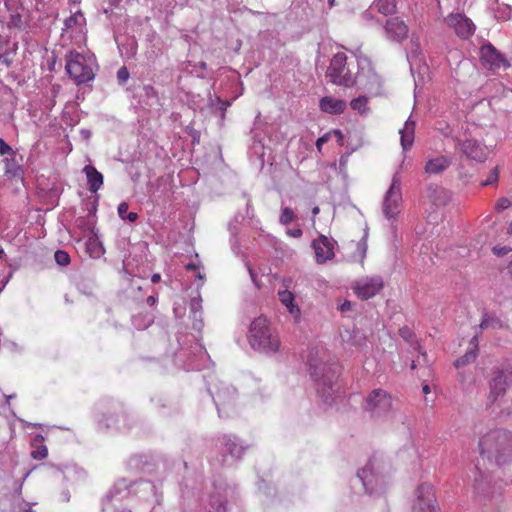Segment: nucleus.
Listing matches in <instances>:
<instances>
[{
	"mask_svg": "<svg viewBox=\"0 0 512 512\" xmlns=\"http://www.w3.org/2000/svg\"><path fill=\"white\" fill-rule=\"evenodd\" d=\"M308 367L310 375L316 384L318 395L325 403L332 400L333 395L338 391L337 385V366L328 364L324 353L311 351L308 357Z\"/></svg>",
	"mask_w": 512,
	"mask_h": 512,
	"instance_id": "f257e3e1",
	"label": "nucleus"
},
{
	"mask_svg": "<svg viewBox=\"0 0 512 512\" xmlns=\"http://www.w3.org/2000/svg\"><path fill=\"white\" fill-rule=\"evenodd\" d=\"M483 458L497 465L507 463L512 457V435L505 430H494L485 434L479 442Z\"/></svg>",
	"mask_w": 512,
	"mask_h": 512,
	"instance_id": "f03ea898",
	"label": "nucleus"
},
{
	"mask_svg": "<svg viewBox=\"0 0 512 512\" xmlns=\"http://www.w3.org/2000/svg\"><path fill=\"white\" fill-rule=\"evenodd\" d=\"M248 340L254 350L265 354H275L280 348L279 336L265 317H258L251 323Z\"/></svg>",
	"mask_w": 512,
	"mask_h": 512,
	"instance_id": "7ed1b4c3",
	"label": "nucleus"
},
{
	"mask_svg": "<svg viewBox=\"0 0 512 512\" xmlns=\"http://www.w3.org/2000/svg\"><path fill=\"white\" fill-rule=\"evenodd\" d=\"M95 67L96 60L92 54L71 51L66 56V71L77 84L93 80Z\"/></svg>",
	"mask_w": 512,
	"mask_h": 512,
	"instance_id": "20e7f679",
	"label": "nucleus"
},
{
	"mask_svg": "<svg viewBox=\"0 0 512 512\" xmlns=\"http://www.w3.org/2000/svg\"><path fill=\"white\" fill-rule=\"evenodd\" d=\"M402 204L401 180L398 173H395L382 202V211L385 218L388 220H395L401 212Z\"/></svg>",
	"mask_w": 512,
	"mask_h": 512,
	"instance_id": "39448f33",
	"label": "nucleus"
},
{
	"mask_svg": "<svg viewBox=\"0 0 512 512\" xmlns=\"http://www.w3.org/2000/svg\"><path fill=\"white\" fill-rule=\"evenodd\" d=\"M365 490L370 493H377L386 483L383 474V464L377 459H371L364 468L358 472Z\"/></svg>",
	"mask_w": 512,
	"mask_h": 512,
	"instance_id": "423d86ee",
	"label": "nucleus"
},
{
	"mask_svg": "<svg viewBox=\"0 0 512 512\" xmlns=\"http://www.w3.org/2000/svg\"><path fill=\"white\" fill-rule=\"evenodd\" d=\"M512 387V369H501L493 373L489 382L488 403L502 401L507 391Z\"/></svg>",
	"mask_w": 512,
	"mask_h": 512,
	"instance_id": "0eeeda50",
	"label": "nucleus"
},
{
	"mask_svg": "<svg viewBox=\"0 0 512 512\" xmlns=\"http://www.w3.org/2000/svg\"><path fill=\"white\" fill-rule=\"evenodd\" d=\"M347 56L345 53L340 52L334 55L327 70V77L330 81L337 85L350 86L355 82V79L346 67Z\"/></svg>",
	"mask_w": 512,
	"mask_h": 512,
	"instance_id": "6e6552de",
	"label": "nucleus"
},
{
	"mask_svg": "<svg viewBox=\"0 0 512 512\" xmlns=\"http://www.w3.org/2000/svg\"><path fill=\"white\" fill-rule=\"evenodd\" d=\"M210 393L218 409L220 417L228 416V411L234 406L236 400V390L232 386L220 382L210 389Z\"/></svg>",
	"mask_w": 512,
	"mask_h": 512,
	"instance_id": "1a4fd4ad",
	"label": "nucleus"
},
{
	"mask_svg": "<svg viewBox=\"0 0 512 512\" xmlns=\"http://www.w3.org/2000/svg\"><path fill=\"white\" fill-rule=\"evenodd\" d=\"M365 409L373 416L385 415L392 409V398L385 390L375 389L367 396Z\"/></svg>",
	"mask_w": 512,
	"mask_h": 512,
	"instance_id": "9d476101",
	"label": "nucleus"
},
{
	"mask_svg": "<svg viewBox=\"0 0 512 512\" xmlns=\"http://www.w3.org/2000/svg\"><path fill=\"white\" fill-rule=\"evenodd\" d=\"M412 510L413 512H438L432 485L423 483L417 487Z\"/></svg>",
	"mask_w": 512,
	"mask_h": 512,
	"instance_id": "9b49d317",
	"label": "nucleus"
},
{
	"mask_svg": "<svg viewBox=\"0 0 512 512\" xmlns=\"http://www.w3.org/2000/svg\"><path fill=\"white\" fill-rule=\"evenodd\" d=\"M384 287V281L381 276H366L353 285L354 293L361 299L367 300L376 296Z\"/></svg>",
	"mask_w": 512,
	"mask_h": 512,
	"instance_id": "f8f14e48",
	"label": "nucleus"
},
{
	"mask_svg": "<svg viewBox=\"0 0 512 512\" xmlns=\"http://www.w3.org/2000/svg\"><path fill=\"white\" fill-rule=\"evenodd\" d=\"M445 21L454 30L455 34L462 39L471 37L476 29L472 20L462 13H452L447 16Z\"/></svg>",
	"mask_w": 512,
	"mask_h": 512,
	"instance_id": "ddd939ff",
	"label": "nucleus"
},
{
	"mask_svg": "<svg viewBox=\"0 0 512 512\" xmlns=\"http://www.w3.org/2000/svg\"><path fill=\"white\" fill-rule=\"evenodd\" d=\"M336 242L333 239H329L324 235H320L317 239L312 242V247L315 252L316 262L319 264L325 263L331 260L334 255Z\"/></svg>",
	"mask_w": 512,
	"mask_h": 512,
	"instance_id": "4468645a",
	"label": "nucleus"
},
{
	"mask_svg": "<svg viewBox=\"0 0 512 512\" xmlns=\"http://www.w3.org/2000/svg\"><path fill=\"white\" fill-rule=\"evenodd\" d=\"M384 31L387 39L395 42H401L408 36V26L398 17L388 19L384 25Z\"/></svg>",
	"mask_w": 512,
	"mask_h": 512,
	"instance_id": "2eb2a0df",
	"label": "nucleus"
},
{
	"mask_svg": "<svg viewBox=\"0 0 512 512\" xmlns=\"http://www.w3.org/2000/svg\"><path fill=\"white\" fill-rule=\"evenodd\" d=\"M480 60L488 69L506 67V60L490 43L480 48Z\"/></svg>",
	"mask_w": 512,
	"mask_h": 512,
	"instance_id": "dca6fc26",
	"label": "nucleus"
},
{
	"mask_svg": "<svg viewBox=\"0 0 512 512\" xmlns=\"http://www.w3.org/2000/svg\"><path fill=\"white\" fill-rule=\"evenodd\" d=\"M452 159L446 155H432L427 157L424 172L427 175H440L451 165Z\"/></svg>",
	"mask_w": 512,
	"mask_h": 512,
	"instance_id": "f3484780",
	"label": "nucleus"
},
{
	"mask_svg": "<svg viewBox=\"0 0 512 512\" xmlns=\"http://www.w3.org/2000/svg\"><path fill=\"white\" fill-rule=\"evenodd\" d=\"M461 151L470 159L483 162L487 158V151L476 140H466L460 144Z\"/></svg>",
	"mask_w": 512,
	"mask_h": 512,
	"instance_id": "a211bd4d",
	"label": "nucleus"
},
{
	"mask_svg": "<svg viewBox=\"0 0 512 512\" xmlns=\"http://www.w3.org/2000/svg\"><path fill=\"white\" fill-rule=\"evenodd\" d=\"M278 297L283 306L286 307L290 316L294 319L296 323L301 320V310L299 306L295 303V295L289 290H280L278 291Z\"/></svg>",
	"mask_w": 512,
	"mask_h": 512,
	"instance_id": "6ab92c4d",
	"label": "nucleus"
},
{
	"mask_svg": "<svg viewBox=\"0 0 512 512\" xmlns=\"http://www.w3.org/2000/svg\"><path fill=\"white\" fill-rule=\"evenodd\" d=\"M320 109L329 114H340L346 108V102L342 99H336L331 96H326L320 99Z\"/></svg>",
	"mask_w": 512,
	"mask_h": 512,
	"instance_id": "aec40b11",
	"label": "nucleus"
},
{
	"mask_svg": "<svg viewBox=\"0 0 512 512\" xmlns=\"http://www.w3.org/2000/svg\"><path fill=\"white\" fill-rule=\"evenodd\" d=\"M83 172L87 178L88 189L92 193H96L103 185V175L94 166L86 165Z\"/></svg>",
	"mask_w": 512,
	"mask_h": 512,
	"instance_id": "412c9836",
	"label": "nucleus"
},
{
	"mask_svg": "<svg viewBox=\"0 0 512 512\" xmlns=\"http://www.w3.org/2000/svg\"><path fill=\"white\" fill-rule=\"evenodd\" d=\"M473 489L475 493L482 496H489L491 490V477L480 471L475 472L473 480Z\"/></svg>",
	"mask_w": 512,
	"mask_h": 512,
	"instance_id": "4be33fe9",
	"label": "nucleus"
},
{
	"mask_svg": "<svg viewBox=\"0 0 512 512\" xmlns=\"http://www.w3.org/2000/svg\"><path fill=\"white\" fill-rule=\"evenodd\" d=\"M86 252L90 257L98 259L104 255L105 249L102 242L99 240L94 228H91V235L86 241Z\"/></svg>",
	"mask_w": 512,
	"mask_h": 512,
	"instance_id": "5701e85b",
	"label": "nucleus"
},
{
	"mask_svg": "<svg viewBox=\"0 0 512 512\" xmlns=\"http://www.w3.org/2000/svg\"><path fill=\"white\" fill-rule=\"evenodd\" d=\"M399 133L402 149L404 151L409 150L414 143L415 122L409 118Z\"/></svg>",
	"mask_w": 512,
	"mask_h": 512,
	"instance_id": "b1692460",
	"label": "nucleus"
},
{
	"mask_svg": "<svg viewBox=\"0 0 512 512\" xmlns=\"http://www.w3.org/2000/svg\"><path fill=\"white\" fill-rule=\"evenodd\" d=\"M427 197L436 205H445L449 199V192L439 185H429L427 187Z\"/></svg>",
	"mask_w": 512,
	"mask_h": 512,
	"instance_id": "393cba45",
	"label": "nucleus"
},
{
	"mask_svg": "<svg viewBox=\"0 0 512 512\" xmlns=\"http://www.w3.org/2000/svg\"><path fill=\"white\" fill-rule=\"evenodd\" d=\"M478 352V339L477 336H474L471 339L470 347L467 352L460 358H458L455 362V367L460 370L464 368L466 365L473 363L477 358Z\"/></svg>",
	"mask_w": 512,
	"mask_h": 512,
	"instance_id": "a878e982",
	"label": "nucleus"
},
{
	"mask_svg": "<svg viewBox=\"0 0 512 512\" xmlns=\"http://www.w3.org/2000/svg\"><path fill=\"white\" fill-rule=\"evenodd\" d=\"M223 445L225 451H227L232 457L239 458L245 450V447L235 436H224Z\"/></svg>",
	"mask_w": 512,
	"mask_h": 512,
	"instance_id": "bb28decb",
	"label": "nucleus"
},
{
	"mask_svg": "<svg viewBox=\"0 0 512 512\" xmlns=\"http://www.w3.org/2000/svg\"><path fill=\"white\" fill-rule=\"evenodd\" d=\"M373 7L383 15L393 14L396 11L395 0H375Z\"/></svg>",
	"mask_w": 512,
	"mask_h": 512,
	"instance_id": "cd10ccee",
	"label": "nucleus"
},
{
	"mask_svg": "<svg viewBox=\"0 0 512 512\" xmlns=\"http://www.w3.org/2000/svg\"><path fill=\"white\" fill-rule=\"evenodd\" d=\"M129 494L128 485L125 480H121L117 482L113 489L110 491L109 497L111 500L113 499H122Z\"/></svg>",
	"mask_w": 512,
	"mask_h": 512,
	"instance_id": "c85d7f7f",
	"label": "nucleus"
},
{
	"mask_svg": "<svg viewBox=\"0 0 512 512\" xmlns=\"http://www.w3.org/2000/svg\"><path fill=\"white\" fill-rule=\"evenodd\" d=\"M84 23H85V18L83 16V14L80 12H77L65 20V29L68 30V29L79 28L81 30Z\"/></svg>",
	"mask_w": 512,
	"mask_h": 512,
	"instance_id": "c756f323",
	"label": "nucleus"
},
{
	"mask_svg": "<svg viewBox=\"0 0 512 512\" xmlns=\"http://www.w3.org/2000/svg\"><path fill=\"white\" fill-rule=\"evenodd\" d=\"M353 110L365 113L367 111V98L364 96L353 99L350 103Z\"/></svg>",
	"mask_w": 512,
	"mask_h": 512,
	"instance_id": "7c9ffc66",
	"label": "nucleus"
},
{
	"mask_svg": "<svg viewBox=\"0 0 512 512\" xmlns=\"http://www.w3.org/2000/svg\"><path fill=\"white\" fill-rule=\"evenodd\" d=\"M502 326L500 320L494 317H485L480 323L482 329L487 328H500Z\"/></svg>",
	"mask_w": 512,
	"mask_h": 512,
	"instance_id": "2f4dec72",
	"label": "nucleus"
},
{
	"mask_svg": "<svg viewBox=\"0 0 512 512\" xmlns=\"http://www.w3.org/2000/svg\"><path fill=\"white\" fill-rule=\"evenodd\" d=\"M55 261L60 266H66L70 262V256L66 251L57 250L54 255Z\"/></svg>",
	"mask_w": 512,
	"mask_h": 512,
	"instance_id": "473e14b6",
	"label": "nucleus"
},
{
	"mask_svg": "<svg viewBox=\"0 0 512 512\" xmlns=\"http://www.w3.org/2000/svg\"><path fill=\"white\" fill-rule=\"evenodd\" d=\"M295 219V214L291 208L285 207L280 215V222L282 224H288Z\"/></svg>",
	"mask_w": 512,
	"mask_h": 512,
	"instance_id": "72a5a7b5",
	"label": "nucleus"
},
{
	"mask_svg": "<svg viewBox=\"0 0 512 512\" xmlns=\"http://www.w3.org/2000/svg\"><path fill=\"white\" fill-rule=\"evenodd\" d=\"M5 174L15 177L18 174L19 167L14 163L13 160L5 159Z\"/></svg>",
	"mask_w": 512,
	"mask_h": 512,
	"instance_id": "f704fd0d",
	"label": "nucleus"
},
{
	"mask_svg": "<svg viewBox=\"0 0 512 512\" xmlns=\"http://www.w3.org/2000/svg\"><path fill=\"white\" fill-rule=\"evenodd\" d=\"M47 455H48V449L45 445H40L37 449H35L31 452V456L34 459H38V460L46 458Z\"/></svg>",
	"mask_w": 512,
	"mask_h": 512,
	"instance_id": "c9c22d12",
	"label": "nucleus"
},
{
	"mask_svg": "<svg viewBox=\"0 0 512 512\" xmlns=\"http://www.w3.org/2000/svg\"><path fill=\"white\" fill-rule=\"evenodd\" d=\"M498 177H499V172H498L497 167H495V168H493V169L490 171V173H489V175H488L487 179H486L485 181H483V182L481 183V185H482V186L492 185V184H494V183H496V182L498 181Z\"/></svg>",
	"mask_w": 512,
	"mask_h": 512,
	"instance_id": "e433bc0d",
	"label": "nucleus"
},
{
	"mask_svg": "<svg viewBox=\"0 0 512 512\" xmlns=\"http://www.w3.org/2000/svg\"><path fill=\"white\" fill-rule=\"evenodd\" d=\"M511 205V202L509 199L503 197L498 199V201L495 204V210L498 212L504 211Z\"/></svg>",
	"mask_w": 512,
	"mask_h": 512,
	"instance_id": "4c0bfd02",
	"label": "nucleus"
},
{
	"mask_svg": "<svg viewBox=\"0 0 512 512\" xmlns=\"http://www.w3.org/2000/svg\"><path fill=\"white\" fill-rule=\"evenodd\" d=\"M117 78L120 83H125L129 79V71L126 67H121L117 72Z\"/></svg>",
	"mask_w": 512,
	"mask_h": 512,
	"instance_id": "58836bf2",
	"label": "nucleus"
},
{
	"mask_svg": "<svg viewBox=\"0 0 512 512\" xmlns=\"http://www.w3.org/2000/svg\"><path fill=\"white\" fill-rule=\"evenodd\" d=\"M331 138H332V133H329V132L326 133L325 135L321 136L320 138H318L316 141L317 150L320 152L323 144L328 142Z\"/></svg>",
	"mask_w": 512,
	"mask_h": 512,
	"instance_id": "ea45409f",
	"label": "nucleus"
},
{
	"mask_svg": "<svg viewBox=\"0 0 512 512\" xmlns=\"http://www.w3.org/2000/svg\"><path fill=\"white\" fill-rule=\"evenodd\" d=\"M190 309H191V312L194 314V317L196 318L197 313L202 309L201 300L194 298L191 301Z\"/></svg>",
	"mask_w": 512,
	"mask_h": 512,
	"instance_id": "a19ab883",
	"label": "nucleus"
},
{
	"mask_svg": "<svg viewBox=\"0 0 512 512\" xmlns=\"http://www.w3.org/2000/svg\"><path fill=\"white\" fill-rule=\"evenodd\" d=\"M128 208L129 207L126 202H122L119 204L117 211H118V215L121 219L126 220V216L129 213Z\"/></svg>",
	"mask_w": 512,
	"mask_h": 512,
	"instance_id": "79ce46f5",
	"label": "nucleus"
},
{
	"mask_svg": "<svg viewBox=\"0 0 512 512\" xmlns=\"http://www.w3.org/2000/svg\"><path fill=\"white\" fill-rule=\"evenodd\" d=\"M12 153V148L2 138H0V155Z\"/></svg>",
	"mask_w": 512,
	"mask_h": 512,
	"instance_id": "37998d69",
	"label": "nucleus"
},
{
	"mask_svg": "<svg viewBox=\"0 0 512 512\" xmlns=\"http://www.w3.org/2000/svg\"><path fill=\"white\" fill-rule=\"evenodd\" d=\"M135 54H136V44H135V42L132 40V41L128 44V48H127V51H126V57L130 58V57H133Z\"/></svg>",
	"mask_w": 512,
	"mask_h": 512,
	"instance_id": "c03bdc74",
	"label": "nucleus"
},
{
	"mask_svg": "<svg viewBox=\"0 0 512 512\" xmlns=\"http://www.w3.org/2000/svg\"><path fill=\"white\" fill-rule=\"evenodd\" d=\"M287 234L293 238H299L302 236V230L300 228L288 229Z\"/></svg>",
	"mask_w": 512,
	"mask_h": 512,
	"instance_id": "a18cd8bd",
	"label": "nucleus"
},
{
	"mask_svg": "<svg viewBox=\"0 0 512 512\" xmlns=\"http://www.w3.org/2000/svg\"><path fill=\"white\" fill-rule=\"evenodd\" d=\"M0 62L2 64H5L6 66H10L12 63V60L8 53L0 54Z\"/></svg>",
	"mask_w": 512,
	"mask_h": 512,
	"instance_id": "49530a36",
	"label": "nucleus"
},
{
	"mask_svg": "<svg viewBox=\"0 0 512 512\" xmlns=\"http://www.w3.org/2000/svg\"><path fill=\"white\" fill-rule=\"evenodd\" d=\"M330 133H332V137L336 138L339 145H343V134L340 130H333Z\"/></svg>",
	"mask_w": 512,
	"mask_h": 512,
	"instance_id": "de8ad7c7",
	"label": "nucleus"
},
{
	"mask_svg": "<svg viewBox=\"0 0 512 512\" xmlns=\"http://www.w3.org/2000/svg\"><path fill=\"white\" fill-rule=\"evenodd\" d=\"M508 251H509V249L506 247H501V248L494 247L493 248V252L497 255H505L506 253H508Z\"/></svg>",
	"mask_w": 512,
	"mask_h": 512,
	"instance_id": "09e8293b",
	"label": "nucleus"
},
{
	"mask_svg": "<svg viewBox=\"0 0 512 512\" xmlns=\"http://www.w3.org/2000/svg\"><path fill=\"white\" fill-rule=\"evenodd\" d=\"M44 442V437L42 435H36L34 438H33V441H32V445L33 446H36V445H40Z\"/></svg>",
	"mask_w": 512,
	"mask_h": 512,
	"instance_id": "8fccbe9b",
	"label": "nucleus"
},
{
	"mask_svg": "<svg viewBox=\"0 0 512 512\" xmlns=\"http://www.w3.org/2000/svg\"><path fill=\"white\" fill-rule=\"evenodd\" d=\"M362 18L367 21V22H370L373 20V15H372V11L371 10H367L365 11L363 14H362Z\"/></svg>",
	"mask_w": 512,
	"mask_h": 512,
	"instance_id": "3c124183",
	"label": "nucleus"
},
{
	"mask_svg": "<svg viewBox=\"0 0 512 512\" xmlns=\"http://www.w3.org/2000/svg\"><path fill=\"white\" fill-rule=\"evenodd\" d=\"M138 218V214L135 212H129L126 216V220L129 222H135Z\"/></svg>",
	"mask_w": 512,
	"mask_h": 512,
	"instance_id": "603ef678",
	"label": "nucleus"
},
{
	"mask_svg": "<svg viewBox=\"0 0 512 512\" xmlns=\"http://www.w3.org/2000/svg\"><path fill=\"white\" fill-rule=\"evenodd\" d=\"M214 512H225L226 508L222 502H219L216 507L213 506Z\"/></svg>",
	"mask_w": 512,
	"mask_h": 512,
	"instance_id": "864d4df0",
	"label": "nucleus"
},
{
	"mask_svg": "<svg viewBox=\"0 0 512 512\" xmlns=\"http://www.w3.org/2000/svg\"><path fill=\"white\" fill-rule=\"evenodd\" d=\"M80 133H81L82 137L86 140H89L91 137V132L87 129H82Z\"/></svg>",
	"mask_w": 512,
	"mask_h": 512,
	"instance_id": "5fc2aeb1",
	"label": "nucleus"
},
{
	"mask_svg": "<svg viewBox=\"0 0 512 512\" xmlns=\"http://www.w3.org/2000/svg\"><path fill=\"white\" fill-rule=\"evenodd\" d=\"M350 308H351V303H350L349 301L344 302V303L340 306V310H341V311H343V312H344V311H348V310H350Z\"/></svg>",
	"mask_w": 512,
	"mask_h": 512,
	"instance_id": "6e6d98bb",
	"label": "nucleus"
},
{
	"mask_svg": "<svg viewBox=\"0 0 512 512\" xmlns=\"http://www.w3.org/2000/svg\"><path fill=\"white\" fill-rule=\"evenodd\" d=\"M140 486H143V490H146V491H152L153 487L150 483L148 482H141L139 483Z\"/></svg>",
	"mask_w": 512,
	"mask_h": 512,
	"instance_id": "4d7b16f0",
	"label": "nucleus"
},
{
	"mask_svg": "<svg viewBox=\"0 0 512 512\" xmlns=\"http://www.w3.org/2000/svg\"><path fill=\"white\" fill-rule=\"evenodd\" d=\"M185 267L187 270H198V266L194 263H189Z\"/></svg>",
	"mask_w": 512,
	"mask_h": 512,
	"instance_id": "13d9d810",
	"label": "nucleus"
},
{
	"mask_svg": "<svg viewBox=\"0 0 512 512\" xmlns=\"http://www.w3.org/2000/svg\"><path fill=\"white\" fill-rule=\"evenodd\" d=\"M160 279H161V276H160L159 274H153V275H152V277H151V281H152L153 283H157V282H159V281H160Z\"/></svg>",
	"mask_w": 512,
	"mask_h": 512,
	"instance_id": "bf43d9fd",
	"label": "nucleus"
},
{
	"mask_svg": "<svg viewBox=\"0 0 512 512\" xmlns=\"http://www.w3.org/2000/svg\"><path fill=\"white\" fill-rule=\"evenodd\" d=\"M155 302H156V298H155V297H153V296H149V297L147 298V303H148L150 306H153V305L155 304Z\"/></svg>",
	"mask_w": 512,
	"mask_h": 512,
	"instance_id": "052dcab7",
	"label": "nucleus"
},
{
	"mask_svg": "<svg viewBox=\"0 0 512 512\" xmlns=\"http://www.w3.org/2000/svg\"><path fill=\"white\" fill-rule=\"evenodd\" d=\"M422 391H423V393H424V394H426V395H427V394H429V393H430V391H431V390H430L429 385H428V384L423 385V387H422Z\"/></svg>",
	"mask_w": 512,
	"mask_h": 512,
	"instance_id": "680f3d73",
	"label": "nucleus"
},
{
	"mask_svg": "<svg viewBox=\"0 0 512 512\" xmlns=\"http://www.w3.org/2000/svg\"><path fill=\"white\" fill-rule=\"evenodd\" d=\"M319 212H320V209H319V207H318V206H316V207H314V208L312 209V214H313V216H314V217H315Z\"/></svg>",
	"mask_w": 512,
	"mask_h": 512,
	"instance_id": "e2e57ef3",
	"label": "nucleus"
},
{
	"mask_svg": "<svg viewBox=\"0 0 512 512\" xmlns=\"http://www.w3.org/2000/svg\"><path fill=\"white\" fill-rule=\"evenodd\" d=\"M197 278L200 279V280H203L204 279V275L198 270L197 271Z\"/></svg>",
	"mask_w": 512,
	"mask_h": 512,
	"instance_id": "0e129e2a",
	"label": "nucleus"
},
{
	"mask_svg": "<svg viewBox=\"0 0 512 512\" xmlns=\"http://www.w3.org/2000/svg\"><path fill=\"white\" fill-rule=\"evenodd\" d=\"M221 104H222V106H223V107H222V109H223V110H225V109H226V107L230 106V103H229V102H221Z\"/></svg>",
	"mask_w": 512,
	"mask_h": 512,
	"instance_id": "69168bd1",
	"label": "nucleus"
},
{
	"mask_svg": "<svg viewBox=\"0 0 512 512\" xmlns=\"http://www.w3.org/2000/svg\"><path fill=\"white\" fill-rule=\"evenodd\" d=\"M508 273L512 276V261L510 262L508 266Z\"/></svg>",
	"mask_w": 512,
	"mask_h": 512,
	"instance_id": "338daca9",
	"label": "nucleus"
},
{
	"mask_svg": "<svg viewBox=\"0 0 512 512\" xmlns=\"http://www.w3.org/2000/svg\"><path fill=\"white\" fill-rule=\"evenodd\" d=\"M508 233L512 234V222L508 226Z\"/></svg>",
	"mask_w": 512,
	"mask_h": 512,
	"instance_id": "774afa93",
	"label": "nucleus"
}]
</instances>
